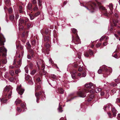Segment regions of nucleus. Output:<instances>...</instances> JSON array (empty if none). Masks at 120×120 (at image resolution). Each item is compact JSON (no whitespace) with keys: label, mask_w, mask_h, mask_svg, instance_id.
Listing matches in <instances>:
<instances>
[{"label":"nucleus","mask_w":120,"mask_h":120,"mask_svg":"<svg viewBox=\"0 0 120 120\" xmlns=\"http://www.w3.org/2000/svg\"><path fill=\"white\" fill-rule=\"evenodd\" d=\"M101 3L98 2L97 0H95V2L94 3L93 2H91L88 4V5L87 7L85 6H83L85 7L90 12H93L94 11V8L93 6V5L95 6H98L101 4Z\"/></svg>","instance_id":"obj_1"},{"label":"nucleus","mask_w":120,"mask_h":120,"mask_svg":"<svg viewBox=\"0 0 120 120\" xmlns=\"http://www.w3.org/2000/svg\"><path fill=\"white\" fill-rule=\"evenodd\" d=\"M12 87L9 86H6L5 88L4 93L5 97L6 98L8 95V98H10L11 97V94L12 93Z\"/></svg>","instance_id":"obj_2"},{"label":"nucleus","mask_w":120,"mask_h":120,"mask_svg":"<svg viewBox=\"0 0 120 120\" xmlns=\"http://www.w3.org/2000/svg\"><path fill=\"white\" fill-rule=\"evenodd\" d=\"M89 92V90L87 88H85L81 91H79L78 93V94L79 95V96L82 98H84L86 96L85 93H87Z\"/></svg>","instance_id":"obj_3"},{"label":"nucleus","mask_w":120,"mask_h":120,"mask_svg":"<svg viewBox=\"0 0 120 120\" xmlns=\"http://www.w3.org/2000/svg\"><path fill=\"white\" fill-rule=\"evenodd\" d=\"M72 42L74 43V44H77L80 43V39L77 34L75 38H74L73 36H72Z\"/></svg>","instance_id":"obj_4"},{"label":"nucleus","mask_w":120,"mask_h":120,"mask_svg":"<svg viewBox=\"0 0 120 120\" xmlns=\"http://www.w3.org/2000/svg\"><path fill=\"white\" fill-rule=\"evenodd\" d=\"M16 90L18 92V93L19 94L22 95L23 93L24 90L22 89L21 88V86L20 85L17 86L16 88Z\"/></svg>","instance_id":"obj_5"},{"label":"nucleus","mask_w":120,"mask_h":120,"mask_svg":"<svg viewBox=\"0 0 120 120\" xmlns=\"http://www.w3.org/2000/svg\"><path fill=\"white\" fill-rule=\"evenodd\" d=\"M106 68V67L105 66H103L102 67L103 70H104L106 72L105 73V74L109 75L112 72V71L111 70V68H110V69L108 70Z\"/></svg>","instance_id":"obj_6"},{"label":"nucleus","mask_w":120,"mask_h":120,"mask_svg":"<svg viewBox=\"0 0 120 120\" xmlns=\"http://www.w3.org/2000/svg\"><path fill=\"white\" fill-rule=\"evenodd\" d=\"M85 86L86 88H94V87L95 85L94 84H93L92 83L90 82L86 84Z\"/></svg>","instance_id":"obj_7"},{"label":"nucleus","mask_w":120,"mask_h":120,"mask_svg":"<svg viewBox=\"0 0 120 120\" xmlns=\"http://www.w3.org/2000/svg\"><path fill=\"white\" fill-rule=\"evenodd\" d=\"M45 47L47 49H46V51L47 52H45V53H47V54H48V51L49 50V47H50V45L48 43H46L45 44Z\"/></svg>","instance_id":"obj_8"},{"label":"nucleus","mask_w":120,"mask_h":120,"mask_svg":"<svg viewBox=\"0 0 120 120\" xmlns=\"http://www.w3.org/2000/svg\"><path fill=\"white\" fill-rule=\"evenodd\" d=\"M35 96H36L37 99H36V101L37 103H39V94H38L37 92L36 93H35Z\"/></svg>","instance_id":"obj_9"},{"label":"nucleus","mask_w":120,"mask_h":120,"mask_svg":"<svg viewBox=\"0 0 120 120\" xmlns=\"http://www.w3.org/2000/svg\"><path fill=\"white\" fill-rule=\"evenodd\" d=\"M62 107L61 105H60V103L59 104V107L58 108V110L59 112H62L63 110H62Z\"/></svg>","instance_id":"obj_10"},{"label":"nucleus","mask_w":120,"mask_h":120,"mask_svg":"<svg viewBox=\"0 0 120 120\" xmlns=\"http://www.w3.org/2000/svg\"><path fill=\"white\" fill-rule=\"evenodd\" d=\"M38 4L39 6V8L41 9L42 8L41 2L40 0H38Z\"/></svg>","instance_id":"obj_11"},{"label":"nucleus","mask_w":120,"mask_h":120,"mask_svg":"<svg viewBox=\"0 0 120 120\" xmlns=\"http://www.w3.org/2000/svg\"><path fill=\"white\" fill-rule=\"evenodd\" d=\"M112 111L113 113V116H116V111L115 109L114 108H112Z\"/></svg>","instance_id":"obj_12"},{"label":"nucleus","mask_w":120,"mask_h":120,"mask_svg":"<svg viewBox=\"0 0 120 120\" xmlns=\"http://www.w3.org/2000/svg\"><path fill=\"white\" fill-rule=\"evenodd\" d=\"M42 93H43L44 94V98H43V99L42 98H41V100L42 101H43L45 100V94H44L45 92H44L43 91H40V92H39L38 93L39 94V97L40 95L42 94Z\"/></svg>","instance_id":"obj_13"},{"label":"nucleus","mask_w":120,"mask_h":120,"mask_svg":"<svg viewBox=\"0 0 120 120\" xmlns=\"http://www.w3.org/2000/svg\"><path fill=\"white\" fill-rule=\"evenodd\" d=\"M45 68V65L44 64H42L41 66V70H43V74L44 75H45L46 74V72H45V71H44L43 70Z\"/></svg>","instance_id":"obj_14"},{"label":"nucleus","mask_w":120,"mask_h":120,"mask_svg":"<svg viewBox=\"0 0 120 120\" xmlns=\"http://www.w3.org/2000/svg\"><path fill=\"white\" fill-rule=\"evenodd\" d=\"M109 7V9L111 11L113 10V6L112 4V3L110 4L108 6Z\"/></svg>","instance_id":"obj_15"},{"label":"nucleus","mask_w":120,"mask_h":120,"mask_svg":"<svg viewBox=\"0 0 120 120\" xmlns=\"http://www.w3.org/2000/svg\"><path fill=\"white\" fill-rule=\"evenodd\" d=\"M21 101L18 99H17L15 101V104L16 105H18L21 102Z\"/></svg>","instance_id":"obj_16"},{"label":"nucleus","mask_w":120,"mask_h":120,"mask_svg":"<svg viewBox=\"0 0 120 120\" xmlns=\"http://www.w3.org/2000/svg\"><path fill=\"white\" fill-rule=\"evenodd\" d=\"M94 97V95L93 94H91L90 96V98L88 100V101H90Z\"/></svg>","instance_id":"obj_17"},{"label":"nucleus","mask_w":120,"mask_h":120,"mask_svg":"<svg viewBox=\"0 0 120 120\" xmlns=\"http://www.w3.org/2000/svg\"><path fill=\"white\" fill-rule=\"evenodd\" d=\"M75 72H72L71 73L72 78L73 79H75Z\"/></svg>","instance_id":"obj_18"},{"label":"nucleus","mask_w":120,"mask_h":120,"mask_svg":"<svg viewBox=\"0 0 120 120\" xmlns=\"http://www.w3.org/2000/svg\"><path fill=\"white\" fill-rule=\"evenodd\" d=\"M109 105H105L103 109L105 110H106V108L109 109Z\"/></svg>","instance_id":"obj_19"},{"label":"nucleus","mask_w":120,"mask_h":120,"mask_svg":"<svg viewBox=\"0 0 120 120\" xmlns=\"http://www.w3.org/2000/svg\"><path fill=\"white\" fill-rule=\"evenodd\" d=\"M21 72V70L20 69L16 70L15 71V73L17 75Z\"/></svg>","instance_id":"obj_20"},{"label":"nucleus","mask_w":120,"mask_h":120,"mask_svg":"<svg viewBox=\"0 0 120 120\" xmlns=\"http://www.w3.org/2000/svg\"><path fill=\"white\" fill-rule=\"evenodd\" d=\"M0 101L2 102L6 103L7 101V100L4 99V98H2L1 99H0Z\"/></svg>","instance_id":"obj_21"},{"label":"nucleus","mask_w":120,"mask_h":120,"mask_svg":"<svg viewBox=\"0 0 120 120\" xmlns=\"http://www.w3.org/2000/svg\"><path fill=\"white\" fill-rule=\"evenodd\" d=\"M24 21L22 19H20L19 20V25H20V24H22L24 23Z\"/></svg>","instance_id":"obj_22"},{"label":"nucleus","mask_w":120,"mask_h":120,"mask_svg":"<svg viewBox=\"0 0 120 120\" xmlns=\"http://www.w3.org/2000/svg\"><path fill=\"white\" fill-rule=\"evenodd\" d=\"M36 71L35 70H33L31 71L30 72L31 74L32 75H33L36 73Z\"/></svg>","instance_id":"obj_23"},{"label":"nucleus","mask_w":120,"mask_h":120,"mask_svg":"<svg viewBox=\"0 0 120 120\" xmlns=\"http://www.w3.org/2000/svg\"><path fill=\"white\" fill-rule=\"evenodd\" d=\"M32 7V5L31 4H29L27 6V8L30 10L31 9Z\"/></svg>","instance_id":"obj_24"},{"label":"nucleus","mask_w":120,"mask_h":120,"mask_svg":"<svg viewBox=\"0 0 120 120\" xmlns=\"http://www.w3.org/2000/svg\"><path fill=\"white\" fill-rule=\"evenodd\" d=\"M28 66H26L24 68L25 71L27 73H28Z\"/></svg>","instance_id":"obj_25"},{"label":"nucleus","mask_w":120,"mask_h":120,"mask_svg":"<svg viewBox=\"0 0 120 120\" xmlns=\"http://www.w3.org/2000/svg\"><path fill=\"white\" fill-rule=\"evenodd\" d=\"M101 89L100 88H97L95 90V91L96 93L99 92L101 91Z\"/></svg>","instance_id":"obj_26"},{"label":"nucleus","mask_w":120,"mask_h":120,"mask_svg":"<svg viewBox=\"0 0 120 120\" xmlns=\"http://www.w3.org/2000/svg\"><path fill=\"white\" fill-rule=\"evenodd\" d=\"M99 8L100 10H105V11H106V10L104 7L102 6H99Z\"/></svg>","instance_id":"obj_27"},{"label":"nucleus","mask_w":120,"mask_h":120,"mask_svg":"<svg viewBox=\"0 0 120 120\" xmlns=\"http://www.w3.org/2000/svg\"><path fill=\"white\" fill-rule=\"evenodd\" d=\"M14 18V16L13 15H10V16L9 18L10 20H13Z\"/></svg>","instance_id":"obj_28"},{"label":"nucleus","mask_w":120,"mask_h":120,"mask_svg":"<svg viewBox=\"0 0 120 120\" xmlns=\"http://www.w3.org/2000/svg\"><path fill=\"white\" fill-rule=\"evenodd\" d=\"M38 10V8L37 5H35V7L34 8V11H37Z\"/></svg>","instance_id":"obj_29"},{"label":"nucleus","mask_w":120,"mask_h":120,"mask_svg":"<svg viewBox=\"0 0 120 120\" xmlns=\"http://www.w3.org/2000/svg\"><path fill=\"white\" fill-rule=\"evenodd\" d=\"M10 75L13 76L14 74V71L13 70H11L10 71Z\"/></svg>","instance_id":"obj_30"},{"label":"nucleus","mask_w":120,"mask_h":120,"mask_svg":"<svg viewBox=\"0 0 120 120\" xmlns=\"http://www.w3.org/2000/svg\"><path fill=\"white\" fill-rule=\"evenodd\" d=\"M84 55L86 57H88L89 56L88 53L87 51L85 52L84 53Z\"/></svg>","instance_id":"obj_31"},{"label":"nucleus","mask_w":120,"mask_h":120,"mask_svg":"<svg viewBox=\"0 0 120 120\" xmlns=\"http://www.w3.org/2000/svg\"><path fill=\"white\" fill-rule=\"evenodd\" d=\"M88 52L90 55H93V54L94 53V52L92 51V50H91L90 49L89 51H88Z\"/></svg>","instance_id":"obj_32"},{"label":"nucleus","mask_w":120,"mask_h":120,"mask_svg":"<svg viewBox=\"0 0 120 120\" xmlns=\"http://www.w3.org/2000/svg\"><path fill=\"white\" fill-rule=\"evenodd\" d=\"M29 16L31 20H33L34 18V16L31 14L29 15Z\"/></svg>","instance_id":"obj_33"},{"label":"nucleus","mask_w":120,"mask_h":120,"mask_svg":"<svg viewBox=\"0 0 120 120\" xmlns=\"http://www.w3.org/2000/svg\"><path fill=\"white\" fill-rule=\"evenodd\" d=\"M71 30L72 32L74 33H75L77 32V30L75 28L71 29Z\"/></svg>","instance_id":"obj_34"},{"label":"nucleus","mask_w":120,"mask_h":120,"mask_svg":"<svg viewBox=\"0 0 120 120\" xmlns=\"http://www.w3.org/2000/svg\"><path fill=\"white\" fill-rule=\"evenodd\" d=\"M113 22L115 26H116V23H117L118 22V21L117 20H115L114 19H113Z\"/></svg>","instance_id":"obj_35"},{"label":"nucleus","mask_w":120,"mask_h":120,"mask_svg":"<svg viewBox=\"0 0 120 120\" xmlns=\"http://www.w3.org/2000/svg\"><path fill=\"white\" fill-rule=\"evenodd\" d=\"M40 88L41 86H38L35 88V91H36L38 90H39L40 89Z\"/></svg>","instance_id":"obj_36"},{"label":"nucleus","mask_w":120,"mask_h":120,"mask_svg":"<svg viewBox=\"0 0 120 120\" xmlns=\"http://www.w3.org/2000/svg\"><path fill=\"white\" fill-rule=\"evenodd\" d=\"M9 81L11 82H14V79L13 77H11L9 79Z\"/></svg>","instance_id":"obj_37"},{"label":"nucleus","mask_w":120,"mask_h":120,"mask_svg":"<svg viewBox=\"0 0 120 120\" xmlns=\"http://www.w3.org/2000/svg\"><path fill=\"white\" fill-rule=\"evenodd\" d=\"M31 1L33 4H35L37 3V1L36 0H31Z\"/></svg>","instance_id":"obj_38"},{"label":"nucleus","mask_w":120,"mask_h":120,"mask_svg":"<svg viewBox=\"0 0 120 120\" xmlns=\"http://www.w3.org/2000/svg\"><path fill=\"white\" fill-rule=\"evenodd\" d=\"M30 85H32L33 84V82L30 79V80L28 81Z\"/></svg>","instance_id":"obj_39"},{"label":"nucleus","mask_w":120,"mask_h":120,"mask_svg":"<svg viewBox=\"0 0 120 120\" xmlns=\"http://www.w3.org/2000/svg\"><path fill=\"white\" fill-rule=\"evenodd\" d=\"M86 76V75L85 72H83L82 75V76L80 77H85Z\"/></svg>","instance_id":"obj_40"},{"label":"nucleus","mask_w":120,"mask_h":120,"mask_svg":"<svg viewBox=\"0 0 120 120\" xmlns=\"http://www.w3.org/2000/svg\"><path fill=\"white\" fill-rule=\"evenodd\" d=\"M40 14V12H38L37 13H36L35 14L34 16L35 17H37L38 15H39Z\"/></svg>","instance_id":"obj_41"},{"label":"nucleus","mask_w":120,"mask_h":120,"mask_svg":"<svg viewBox=\"0 0 120 120\" xmlns=\"http://www.w3.org/2000/svg\"><path fill=\"white\" fill-rule=\"evenodd\" d=\"M101 43H97L96 45V47L98 48L101 45Z\"/></svg>","instance_id":"obj_42"},{"label":"nucleus","mask_w":120,"mask_h":120,"mask_svg":"<svg viewBox=\"0 0 120 120\" xmlns=\"http://www.w3.org/2000/svg\"><path fill=\"white\" fill-rule=\"evenodd\" d=\"M19 15L17 13H16L15 14V19H17L19 17Z\"/></svg>","instance_id":"obj_43"},{"label":"nucleus","mask_w":120,"mask_h":120,"mask_svg":"<svg viewBox=\"0 0 120 120\" xmlns=\"http://www.w3.org/2000/svg\"><path fill=\"white\" fill-rule=\"evenodd\" d=\"M22 60L21 59H20L19 60L18 62V64L20 65L21 63Z\"/></svg>","instance_id":"obj_44"},{"label":"nucleus","mask_w":120,"mask_h":120,"mask_svg":"<svg viewBox=\"0 0 120 120\" xmlns=\"http://www.w3.org/2000/svg\"><path fill=\"white\" fill-rule=\"evenodd\" d=\"M51 77L54 79H56V76L54 75H51Z\"/></svg>","instance_id":"obj_45"},{"label":"nucleus","mask_w":120,"mask_h":120,"mask_svg":"<svg viewBox=\"0 0 120 120\" xmlns=\"http://www.w3.org/2000/svg\"><path fill=\"white\" fill-rule=\"evenodd\" d=\"M22 110L20 107H18L17 109V110L19 112H21Z\"/></svg>","instance_id":"obj_46"},{"label":"nucleus","mask_w":120,"mask_h":120,"mask_svg":"<svg viewBox=\"0 0 120 120\" xmlns=\"http://www.w3.org/2000/svg\"><path fill=\"white\" fill-rule=\"evenodd\" d=\"M28 46V48L31 47V45L29 42H27L26 44Z\"/></svg>","instance_id":"obj_47"},{"label":"nucleus","mask_w":120,"mask_h":120,"mask_svg":"<svg viewBox=\"0 0 120 120\" xmlns=\"http://www.w3.org/2000/svg\"><path fill=\"white\" fill-rule=\"evenodd\" d=\"M49 63L51 64H53V61L51 59H50L49 60Z\"/></svg>","instance_id":"obj_48"},{"label":"nucleus","mask_w":120,"mask_h":120,"mask_svg":"<svg viewBox=\"0 0 120 120\" xmlns=\"http://www.w3.org/2000/svg\"><path fill=\"white\" fill-rule=\"evenodd\" d=\"M64 90L62 88L60 89V92L61 94H63L64 93Z\"/></svg>","instance_id":"obj_49"},{"label":"nucleus","mask_w":120,"mask_h":120,"mask_svg":"<svg viewBox=\"0 0 120 120\" xmlns=\"http://www.w3.org/2000/svg\"><path fill=\"white\" fill-rule=\"evenodd\" d=\"M118 49L119 50L120 49V47H119L118 46H117V48L116 49V51H115V52H116L118 51Z\"/></svg>","instance_id":"obj_50"},{"label":"nucleus","mask_w":120,"mask_h":120,"mask_svg":"<svg viewBox=\"0 0 120 120\" xmlns=\"http://www.w3.org/2000/svg\"><path fill=\"white\" fill-rule=\"evenodd\" d=\"M36 43V41L35 40H33L32 42V45H34Z\"/></svg>","instance_id":"obj_51"},{"label":"nucleus","mask_w":120,"mask_h":120,"mask_svg":"<svg viewBox=\"0 0 120 120\" xmlns=\"http://www.w3.org/2000/svg\"><path fill=\"white\" fill-rule=\"evenodd\" d=\"M105 38V36H102L100 38V41H102V40L103 39Z\"/></svg>","instance_id":"obj_52"},{"label":"nucleus","mask_w":120,"mask_h":120,"mask_svg":"<svg viewBox=\"0 0 120 120\" xmlns=\"http://www.w3.org/2000/svg\"><path fill=\"white\" fill-rule=\"evenodd\" d=\"M4 76L5 77H7L8 76V73L7 72H6L4 75Z\"/></svg>","instance_id":"obj_53"},{"label":"nucleus","mask_w":120,"mask_h":120,"mask_svg":"<svg viewBox=\"0 0 120 120\" xmlns=\"http://www.w3.org/2000/svg\"><path fill=\"white\" fill-rule=\"evenodd\" d=\"M30 79V77L29 75H27L26 77V80H28Z\"/></svg>","instance_id":"obj_54"},{"label":"nucleus","mask_w":120,"mask_h":120,"mask_svg":"<svg viewBox=\"0 0 120 120\" xmlns=\"http://www.w3.org/2000/svg\"><path fill=\"white\" fill-rule=\"evenodd\" d=\"M2 62L4 64H6L7 61L6 60H2Z\"/></svg>","instance_id":"obj_55"},{"label":"nucleus","mask_w":120,"mask_h":120,"mask_svg":"<svg viewBox=\"0 0 120 120\" xmlns=\"http://www.w3.org/2000/svg\"><path fill=\"white\" fill-rule=\"evenodd\" d=\"M48 29H46L45 30V33L46 34H47L48 33Z\"/></svg>","instance_id":"obj_56"},{"label":"nucleus","mask_w":120,"mask_h":120,"mask_svg":"<svg viewBox=\"0 0 120 120\" xmlns=\"http://www.w3.org/2000/svg\"><path fill=\"white\" fill-rule=\"evenodd\" d=\"M25 105L24 104L22 103L21 105V106L22 108H24L25 106Z\"/></svg>","instance_id":"obj_57"},{"label":"nucleus","mask_w":120,"mask_h":120,"mask_svg":"<svg viewBox=\"0 0 120 120\" xmlns=\"http://www.w3.org/2000/svg\"><path fill=\"white\" fill-rule=\"evenodd\" d=\"M102 71V70L101 69L99 70L98 71V73L99 74L101 73Z\"/></svg>","instance_id":"obj_58"},{"label":"nucleus","mask_w":120,"mask_h":120,"mask_svg":"<svg viewBox=\"0 0 120 120\" xmlns=\"http://www.w3.org/2000/svg\"><path fill=\"white\" fill-rule=\"evenodd\" d=\"M83 69L82 68H79V69L78 71L80 72Z\"/></svg>","instance_id":"obj_59"},{"label":"nucleus","mask_w":120,"mask_h":120,"mask_svg":"<svg viewBox=\"0 0 120 120\" xmlns=\"http://www.w3.org/2000/svg\"><path fill=\"white\" fill-rule=\"evenodd\" d=\"M113 57H115L116 58H118V56L116 54L113 55Z\"/></svg>","instance_id":"obj_60"},{"label":"nucleus","mask_w":120,"mask_h":120,"mask_svg":"<svg viewBox=\"0 0 120 120\" xmlns=\"http://www.w3.org/2000/svg\"><path fill=\"white\" fill-rule=\"evenodd\" d=\"M33 65V64H30L29 67L31 69L32 68Z\"/></svg>","instance_id":"obj_61"},{"label":"nucleus","mask_w":120,"mask_h":120,"mask_svg":"<svg viewBox=\"0 0 120 120\" xmlns=\"http://www.w3.org/2000/svg\"><path fill=\"white\" fill-rule=\"evenodd\" d=\"M27 57L28 59H31V57L29 55H28Z\"/></svg>","instance_id":"obj_62"},{"label":"nucleus","mask_w":120,"mask_h":120,"mask_svg":"<svg viewBox=\"0 0 120 120\" xmlns=\"http://www.w3.org/2000/svg\"><path fill=\"white\" fill-rule=\"evenodd\" d=\"M107 43L106 42H105L103 43V45L104 46H105L107 45Z\"/></svg>","instance_id":"obj_63"},{"label":"nucleus","mask_w":120,"mask_h":120,"mask_svg":"<svg viewBox=\"0 0 120 120\" xmlns=\"http://www.w3.org/2000/svg\"><path fill=\"white\" fill-rule=\"evenodd\" d=\"M108 114L109 116V117L110 118H111L112 117H111V114H110V113H108Z\"/></svg>","instance_id":"obj_64"}]
</instances>
